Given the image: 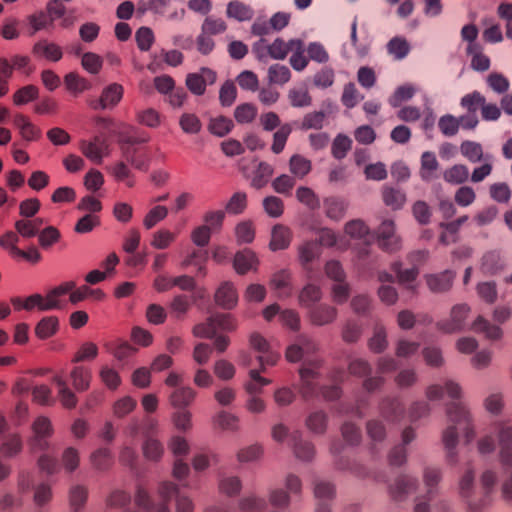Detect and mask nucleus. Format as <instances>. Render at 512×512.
Masks as SVG:
<instances>
[{"label":"nucleus","instance_id":"23","mask_svg":"<svg viewBox=\"0 0 512 512\" xmlns=\"http://www.w3.org/2000/svg\"><path fill=\"white\" fill-rule=\"evenodd\" d=\"M33 51L37 57L53 62L59 61L63 55L62 49L59 45L48 41L38 42L35 44Z\"/></svg>","mask_w":512,"mask_h":512},{"label":"nucleus","instance_id":"51","mask_svg":"<svg viewBox=\"0 0 512 512\" xmlns=\"http://www.w3.org/2000/svg\"><path fill=\"white\" fill-rule=\"evenodd\" d=\"M168 215V209L165 206L157 205L151 208L146 214L143 224L147 229L153 228L157 223L165 219Z\"/></svg>","mask_w":512,"mask_h":512},{"label":"nucleus","instance_id":"41","mask_svg":"<svg viewBox=\"0 0 512 512\" xmlns=\"http://www.w3.org/2000/svg\"><path fill=\"white\" fill-rule=\"evenodd\" d=\"M469 177V170L465 165L456 164L443 173V178L446 182L451 184H462Z\"/></svg>","mask_w":512,"mask_h":512},{"label":"nucleus","instance_id":"27","mask_svg":"<svg viewBox=\"0 0 512 512\" xmlns=\"http://www.w3.org/2000/svg\"><path fill=\"white\" fill-rule=\"evenodd\" d=\"M43 221L40 218H34V219H20L15 222V230L18 232V234L23 238H31L34 237L40 227L42 226Z\"/></svg>","mask_w":512,"mask_h":512},{"label":"nucleus","instance_id":"48","mask_svg":"<svg viewBox=\"0 0 512 512\" xmlns=\"http://www.w3.org/2000/svg\"><path fill=\"white\" fill-rule=\"evenodd\" d=\"M179 125L184 133L197 134L200 132L202 124L198 116L192 113H184L179 119Z\"/></svg>","mask_w":512,"mask_h":512},{"label":"nucleus","instance_id":"12","mask_svg":"<svg viewBox=\"0 0 512 512\" xmlns=\"http://www.w3.org/2000/svg\"><path fill=\"white\" fill-rule=\"evenodd\" d=\"M64 283H71L73 287L71 290L68 291L69 295V301L72 304H77L87 298H92L97 301H101L104 299L105 294L100 289H92L88 287L87 285H83L80 287H76V284L74 281H65Z\"/></svg>","mask_w":512,"mask_h":512},{"label":"nucleus","instance_id":"37","mask_svg":"<svg viewBox=\"0 0 512 512\" xmlns=\"http://www.w3.org/2000/svg\"><path fill=\"white\" fill-rule=\"evenodd\" d=\"M99 354V348L96 343L87 341L80 345L78 350L75 352L72 362L80 363L85 361H92L96 359Z\"/></svg>","mask_w":512,"mask_h":512},{"label":"nucleus","instance_id":"6","mask_svg":"<svg viewBox=\"0 0 512 512\" xmlns=\"http://www.w3.org/2000/svg\"><path fill=\"white\" fill-rule=\"evenodd\" d=\"M288 503V496L281 490L273 491L269 503L255 496L246 497L241 503V512H276Z\"/></svg>","mask_w":512,"mask_h":512},{"label":"nucleus","instance_id":"42","mask_svg":"<svg viewBox=\"0 0 512 512\" xmlns=\"http://www.w3.org/2000/svg\"><path fill=\"white\" fill-rule=\"evenodd\" d=\"M233 127V121L225 116H217L212 118L208 124V130L218 137L225 136L232 130Z\"/></svg>","mask_w":512,"mask_h":512},{"label":"nucleus","instance_id":"22","mask_svg":"<svg viewBox=\"0 0 512 512\" xmlns=\"http://www.w3.org/2000/svg\"><path fill=\"white\" fill-rule=\"evenodd\" d=\"M53 383L58 388V398L66 408H73L77 404L74 392L68 387L63 375L57 374L53 377Z\"/></svg>","mask_w":512,"mask_h":512},{"label":"nucleus","instance_id":"1","mask_svg":"<svg viewBox=\"0 0 512 512\" xmlns=\"http://www.w3.org/2000/svg\"><path fill=\"white\" fill-rule=\"evenodd\" d=\"M249 343L251 349L258 353L260 371L250 369V379L245 387L248 393L256 395L264 386L271 383L269 379L261 377L260 372H264L267 366H274L280 358V353L278 347L257 332L250 335Z\"/></svg>","mask_w":512,"mask_h":512},{"label":"nucleus","instance_id":"11","mask_svg":"<svg viewBox=\"0 0 512 512\" xmlns=\"http://www.w3.org/2000/svg\"><path fill=\"white\" fill-rule=\"evenodd\" d=\"M114 135L118 136V142L122 146L123 154L126 159L139 170H147L149 167V151L147 149H135L132 154L128 150H125L124 144L129 143V140H126L121 134L116 132H111Z\"/></svg>","mask_w":512,"mask_h":512},{"label":"nucleus","instance_id":"57","mask_svg":"<svg viewBox=\"0 0 512 512\" xmlns=\"http://www.w3.org/2000/svg\"><path fill=\"white\" fill-rule=\"evenodd\" d=\"M460 150L462 155L473 163L480 161L483 156L482 147L476 142L465 141L461 144Z\"/></svg>","mask_w":512,"mask_h":512},{"label":"nucleus","instance_id":"15","mask_svg":"<svg viewBox=\"0 0 512 512\" xmlns=\"http://www.w3.org/2000/svg\"><path fill=\"white\" fill-rule=\"evenodd\" d=\"M124 88L121 84L112 83L106 86L100 96L99 104L102 109H112L123 98Z\"/></svg>","mask_w":512,"mask_h":512},{"label":"nucleus","instance_id":"5","mask_svg":"<svg viewBox=\"0 0 512 512\" xmlns=\"http://www.w3.org/2000/svg\"><path fill=\"white\" fill-rule=\"evenodd\" d=\"M237 328V321L231 314H216L210 317L205 323L196 325L193 334L199 338L211 339L218 331H234Z\"/></svg>","mask_w":512,"mask_h":512},{"label":"nucleus","instance_id":"54","mask_svg":"<svg viewBox=\"0 0 512 512\" xmlns=\"http://www.w3.org/2000/svg\"><path fill=\"white\" fill-rule=\"evenodd\" d=\"M415 94V88L412 85L406 84L398 87L393 95L389 98V103L393 107L400 106L403 102L408 101Z\"/></svg>","mask_w":512,"mask_h":512},{"label":"nucleus","instance_id":"8","mask_svg":"<svg viewBox=\"0 0 512 512\" xmlns=\"http://www.w3.org/2000/svg\"><path fill=\"white\" fill-rule=\"evenodd\" d=\"M243 171L251 186L256 189L266 186L273 174L272 166L266 162L256 163L251 171L243 167Z\"/></svg>","mask_w":512,"mask_h":512},{"label":"nucleus","instance_id":"26","mask_svg":"<svg viewBox=\"0 0 512 512\" xmlns=\"http://www.w3.org/2000/svg\"><path fill=\"white\" fill-rule=\"evenodd\" d=\"M253 15V9L241 1L234 0L227 5V16L239 22L251 20Z\"/></svg>","mask_w":512,"mask_h":512},{"label":"nucleus","instance_id":"25","mask_svg":"<svg viewBox=\"0 0 512 512\" xmlns=\"http://www.w3.org/2000/svg\"><path fill=\"white\" fill-rule=\"evenodd\" d=\"M59 330V319L56 316L42 318L35 327V335L41 340L54 336Z\"/></svg>","mask_w":512,"mask_h":512},{"label":"nucleus","instance_id":"33","mask_svg":"<svg viewBox=\"0 0 512 512\" xmlns=\"http://www.w3.org/2000/svg\"><path fill=\"white\" fill-rule=\"evenodd\" d=\"M108 172L119 182H123L127 187L135 185V177L129 167L123 162H117L108 168Z\"/></svg>","mask_w":512,"mask_h":512},{"label":"nucleus","instance_id":"18","mask_svg":"<svg viewBox=\"0 0 512 512\" xmlns=\"http://www.w3.org/2000/svg\"><path fill=\"white\" fill-rule=\"evenodd\" d=\"M458 493L469 505H472L473 499L476 498L478 494H481V492L476 490L474 485V473L470 469L465 470L461 475Z\"/></svg>","mask_w":512,"mask_h":512},{"label":"nucleus","instance_id":"62","mask_svg":"<svg viewBox=\"0 0 512 512\" xmlns=\"http://www.w3.org/2000/svg\"><path fill=\"white\" fill-rule=\"evenodd\" d=\"M327 216L332 219H339L344 215L347 204L344 200L329 198L325 201Z\"/></svg>","mask_w":512,"mask_h":512},{"label":"nucleus","instance_id":"29","mask_svg":"<svg viewBox=\"0 0 512 512\" xmlns=\"http://www.w3.org/2000/svg\"><path fill=\"white\" fill-rule=\"evenodd\" d=\"M177 233L167 228H162L153 233L151 238V246L158 250L169 248L176 240Z\"/></svg>","mask_w":512,"mask_h":512},{"label":"nucleus","instance_id":"61","mask_svg":"<svg viewBox=\"0 0 512 512\" xmlns=\"http://www.w3.org/2000/svg\"><path fill=\"white\" fill-rule=\"evenodd\" d=\"M263 207L265 212L273 218H278L283 214L284 204L283 201L276 196H268L263 200Z\"/></svg>","mask_w":512,"mask_h":512},{"label":"nucleus","instance_id":"50","mask_svg":"<svg viewBox=\"0 0 512 512\" xmlns=\"http://www.w3.org/2000/svg\"><path fill=\"white\" fill-rule=\"evenodd\" d=\"M291 78V72L288 67L280 64L270 66L268 70V79L274 84H285Z\"/></svg>","mask_w":512,"mask_h":512},{"label":"nucleus","instance_id":"14","mask_svg":"<svg viewBox=\"0 0 512 512\" xmlns=\"http://www.w3.org/2000/svg\"><path fill=\"white\" fill-rule=\"evenodd\" d=\"M292 240V231L283 224H276L271 231L269 248L272 251L286 249Z\"/></svg>","mask_w":512,"mask_h":512},{"label":"nucleus","instance_id":"35","mask_svg":"<svg viewBox=\"0 0 512 512\" xmlns=\"http://www.w3.org/2000/svg\"><path fill=\"white\" fill-rule=\"evenodd\" d=\"M203 225L206 226L213 233L221 230L224 219L225 211L222 209L208 210L203 214Z\"/></svg>","mask_w":512,"mask_h":512},{"label":"nucleus","instance_id":"3","mask_svg":"<svg viewBox=\"0 0 512 512\" xmlns=\"http://www.w3.org/2000/svg\"><path fill=\"white\" fill-rule=\"evenodd\" d=\"M493 431L497 434L501 461L508 466L507 477L502 486V493L506 499H512V428L497 424Z\"/></svg>","mask_w":512,"mask_h":512},{"label":"nucleus","instance_id":"45","mask_svg":"<svg viewBox=\"0 0 512 512\" xmlns=\"http://www.w3.org/2000/svg\"><path fill=\"white\" fill-rule=\"evenodd\" d=\"M100 216L96 214L87 213L82 216L75 224L74 230L76 233L85 234L100 226Z\"/></svg>","mask_w":512,"mask_h":512},{"label":"nucleus","instance_id":"7","mask_svg":"<svg viewBox=\"0 0 512 512\" xmlns=\"http://www.w3.org/2000/svg\"><path fill=\"white\" fill-rule=\"evenodd\" d=\"M79 149L86 158L96 164L102 163L103 159L108 157L111 152L109 143L99 136H95L91 140H81Z\"/></svg>","mask_w":512,"mask_h":512},{"label":"nucleus","instance_id":"63","mask_svg":"<svg viewBox=\"0 0 512 512\" xmlns=\"http://www.w3.org/2000/svg\"><path fill=\"white\" fill-rule=\"evenodd\" d=\"M104 184V176L97 169H90L84 177V186L88 191L95 192Z\"/></svg>","mask_w":512,"mask_h":512},{"label":"nucleus","instance_id":"30","mask_svg":"<svg viewBox=\"0 0 512 512\" xmlns=\"http://www.w3.org/2000/svg\"><path fill=\"white\" fill-rule=\"evenodd\" d=\"M196 392L191 387H180L170 395V403L175 408H183L193 402Z\"/></svg>","mask_w":512,"mask_h":512},{"label":"nucleus","instance_id":"32","mask_svg":"<svg viewBox=\"0 0 512 512\" xmlns=\"http://www.w3.org/2000/svg\"><path fill=\"white\" fill-rule=\"evenodd\" d=\"M207 259L208 257L205 251L193 250L182 260L181 267L187 268L189 266H194L198 273L205 275Z\"/></svg>","mask_w":512,"mask_h":512},{"label":"nucleus","instance_id":"4","mask_svg":"<svg viewBox=\"0 0 512 512\" xmlns=\"http://www.w3.org/2000/svg\"><path fill=\"white\" fill-rule=\"evenodd\" d=\"M449 418L453 426H449L443 434V442L447 449H452L456 444L457 431L464 433L467 442L473 438V431L468 412L462 405H455L453 411H449Z\"/></svg>","mask_w":512,"mask_h":512},{"label":"nucleus","instance_id":"44","mask_svg":"<svg viewBox=\"0 0 512 512\" xmlns=\"http://www.w3.org/2000/svg\"><path fill=\"white\" fill-rule=\"evenodd\" d=\"M39 95L38 87L27 85L18 89L13 95L15 105L21 106L34 101Z\"/></svg>","mask_w":512,"mask_h":512},{"label":"nucleus","instance_id":"38","mask_svg":"<svg viewBox=\"0 0 512 512\" xmlns=\"http://www.w3.org/2000/svg\"><path fill=\"white\" fill-rule=\"evenodd\" d=\"M64 83L67 90L74 95H78L91 87L90 82L86 78L76 73L67 74L64 78Z\"/></svg>","mask_w":512,"mask_h":512},{"label":"nucleus","instance_id":"13","mask_svg":"<svg viewBox=\"0 0 512 512\" xmlns=\"http://www.w3.org/2000/svg\"><path fill=\"white\" fill-rule=\"evenodd\" d=\"M259 261L257 255L250 249L239 251L234 257V268L238 274L256 271Z\"/></svg>","mask_w":512,"mask_h":512},{"label":"nucleus","instance_id":"58","mask_svg":"<svg viewBox=\"0 0 512 512\" xmlns=\"http://www.w3.org/2000/svg\"><path fill=\"white\" fill-rule=\"evenodd\" d=\"M288 98L294 107H305L311 104V96L306 88L291 89Z\"/></svg>","mask_w":512,"mask_h":512},{"label":"nucleus","instance_id":"2","mask_svg":"<svg viewBox=\"0 0 512 512\" xmlns=\"http://www.w3.org/2000/svg\"><path fill=\"white\" fill-rule=\"evenodd\" d=\"M72 287L71 283H61L45 294L36 293L25 298L15 297L11 299V303L15 310L49 311L61 309L65 304L64 297Z\"/></svg>","mask_w":512,"mask_h":512},{"label":"nucleus","instance_id":"40","mask_svg":"<svg viewBox=\"0 0 512 512\" xmlns=\"http://www.w3.org/2000/svg\"><path fill=\"white\" fill-rule=\"evenodd\" d=\"M438 161L436 159V156L431 152H425L422 154L421 157V168H420V175L423 180L429 181L431 180L435 172L438 169Z\"/></svg>","mask_w":512,"mask_h":512},{"label":"nucleus","instance_id":"16","mask_svg":"<svg viewBox=\"0 0 512 512\" xmlns=\"http://www.w3.org/2000/svg\"><path fill=\"white\" fill-rule=\"evenodd\" d=\"M215 301L222 308L233 309L238 302V294L234 285L230 282L221 284L215 293Z\"/></svg>","mask_w":512,"mask_h":512},{"label":"nucleus","instance_id":"17","mask_svg":"<svg viewBox=\"0 0 512 512\" xmlns=\"http://www.w3.org/2000/svg\"><path fill=\"white\" fill-rule=\"evenodd\" d=\"M69 377L73 388L78 392H83L90 387L92 372L89 367L76 365L71 369Z\"/></svg>","mask_w":512,"mask_h":512},{"label":"nucleus","instance_id":"9","mask_svg":"<svg viewBox=\"0 0 512 512\" xmlns=\"http://www.w3.org/2000/svg\"><path fill=\"white\" fill-rule=\"evenodd\" d=\"M379 246L387 251H395L400 247V239L395 234V227L392 221H384L377 232Z\"/></svg>","mask_w":512,"mask_h":512},{"label":"nucleus","instance_id":"28","mask_svg":"<svg viewBox=\"0 0 512 512\" xmlns=\"http://www.w3.org/2000/svg\"><path fill=\"white\" fill-rule=\"evenodd\" d=\"M98 376L102 384L109 390H116L121 385L119 372L108 364L100 367Z\"/></svg>","mask_w":512,"mask_h":512},{"label":"nucleus","instance_id":"55","mask_svg":"<svg viewBox=\"0 0 512 512\" xmlns=\"http://www.w3.org/2000/svg\"><path fill=\"white\" fill-rule=\"evenodd\" d=\"M237 241L239 243H250L255 237V228L252 221L240 222L235 229Z\"/></svg>","mask_w":512,"mask_h":512},{"label":"nucleus","instance_id":"59","mask_svg":"<svg viewBox=\"0 0 512 512\" xmlns=\"http://www.w3.org/2000/svg\"><path fill=\"white\" fill-rule=\"evenodd\" d=\"M473 330L483 332L487 338L498 339L502 332L497 326L490 325L484 318L478 317L473 323Z\"/></svg>","mask_w":512,"mask_h":512},{"label":"nucleus","instance_id":"46","mask_svg":"<svg viewBox=\"0 0 512 512\" xmlns=\"http://www.w3.org/2000/svg\"><path fill=\"white\" fill-rule=\"evenodd\" d=\"M290 171L298 178H303L311 170V162L301 155H294L290 159Z\"/></svg>","mask_w":512,"mask_h":512},{"label":"nucleus","instance_id":"20","mask_svg":"<svg viewBox=\"0 0 512 512\" xmlns=\"http://www.w3.org/2000/svg\"><path fill=\"white\" fill-rule=\"evenodd\" d=\"M345 236H349L352 241H355L354 245H357V241L368 244L372 238L367 226L360 220H353L346 224Z\"/></svg>","mask_w":512,"mask_h":512},{"label":"nucleus","instance_id":"36","mask_svg":"<svg viewBox=\"0 0 512 512\" xmlns=\"http://www.w3.org/2000/svg\"><path fill=\"white\" fill-rule=\"evenodd\" d=\"M454 275L450 271L437 275H430L427 278L429 288L434 292H442L448 290L453 281Z\"/></svg>","mask_w":512,"mask_h":512},{"label":"nucleus","instance_id":"21","mask_svg":"<svg viewBox=\"0 0 512 512\" xmlns=\"http://www.w3.org/2000/svg\"><path fill=\"white\" fill-rule=\"evenodd\" d=\"M470 308L467 305L460 304L452 308L451 320L442 325V329L447 333H452L460 330L463 327V322L468 316Z\"/></svg>","mask_w":512,"mask_h":512},{"label":"nucleus","instance_id":"60","mask_svg":"<svg viewBox=\"0 0 512 512\" xmlns=\"http://www.w3.org/2000/svg\"><path fill=\"white\" fill-rule=\"evenodd\" d=\"M137 120L140 124L156 128L161 124V115L155 109L148 108L138 112Z\"/></svg>","mask_w":512,"mask_h":512},{"label":"nucleus","instance_id":"19","mask_svg":"<svg viewBox=\"0 0 512 512\" xmlns=\"http://www.w3.org/2000/svg\"><path fill=\"white\" fill-rule=\"evenodd\" d=\"M293 47H299V39H290L285 41L282 38H276L269 46H267V51L269 57L275 60H283L286 58L288 53L292 50Z\"/></svg>","mask_w":512,"mask_h":512},{"label":"nucleus","instance_id":"24","mask_svg":"<svg viewBox=\"0 0 512 512\" xmlns=\"http://www.w3.org/2000/svg\"><path fill=\"white\" fill-rule=\"evenodd\" d=\"M270 287L279 298L290 296L292 293L290 274L287 271L275 273L271 278Z\"/></svg>","mask_w":512,"mask_h":512},{"label":"nucleus","instance_id":"43","mask_svg":"<svg viewBox=\"0 0 512 512\" xmlns=\"http://www.w3.org/2000/svg\"><path fill=\"white\" fill-rule=\"evenodd\" d=\"M20 237L16 230L7 231L0 237V247L6 250L12 258H14L16 254H21L20 248L18 247Z\"/></svg>","mask_w":512,"mask_h":512},{"label":"nucleus","instance_id":"10","mask_svg":"<svg viewBox=\"0 0 512 512\" xmlns=\"http://www.w3.org/2000/svg\"><path fill=\"white\" fill-rule=\"evenodd\" d=\"M14 126L18 129L21 138L25 141H37L41 138V129L29 117L18 113L14 116Z\"/></svg>","mask_w":512,"mask_h":512},{"label":"nucleus","instance_id":"47","mask_svg":"<svg viewBox=\"0 0 512 512\" xmlns=\"http://www.w3.org/2000/svg\"><path fill=\"white\" fill-rule=\"evenodd\" d=\"M290 52L292 55L289 62L292 68L296 71H303L309 63V59L304 55V42L299 39V47H293Z\"/></svg>","mask_w":512,"mask_h":512},{"label":"nucleus","instance_id":"53","mask_svg":"<svg viewBox=\"0 0 512 512\" xmlns=\"http://www.w3.org/2000/svg\"><path fill=\"white\" fill-rule=\"evenodd\" d=\"M101 201L93 195H86L82 197L77 205V210L91 214L99 215L102 211Z\"/></svg>","mask_w":512,"mask_h":512},{"label":"nucleus","instance_id":"56","mask_svg":"<svg viewBox=\"0 0 512 512\" xmlns=\"http://www.w3.org/2000/svg\"><path fill=\"white\" fill-rule=\"evenodd\" d=\"M320 244L323 246H336L340 250L346 249L351 244L344 238L337 239L335 234L329 229H322L320 231Z\"/></svg>","mask_w":512,"mask_h":512},{"label":"nucleus","instance_id":"31","mask_svg":"<svg viewBox=\"0 0 512 512\" xmlns=\"http://www.w3.org/2000/svg\"><path fill=\"white\" fill-rule=\"evenodd\" d=\"M34 437L32 445L42 447V440L52 434L50 420L46 417H38L32 426Z\"/></svg>","mask_w":512,"mask_h":512},{"label":"nucleus","instance_id":"39","mask_svg":"<svg viewBox=\"0 0 512 512\" xmlns=\"http://www.w3.org/2000/svg\"><path fill=\"white\" fill-rule=\"evenodd\" d=\"M427 394L430 399H440L444 395L457 398L460 395V387L453 382H447L444 387L439 385L429 387Z\"/></svg>","mask_w":512,"mask_h":512},{"label":"nucleus","instance_id":"64","mask_svg":"<svg viewBox=\"0 0 512 512\" xmlns=\"http://www.w3.org/2000/svg\"><path fill=\"white\" fill-rule=\"evenodd\" d=\"M485 102L484 96H482L479 92H472L470 94L465 95L461 99V106L465 108L471 114H475L479 107Z\"/></svg>","mask_w":512,"mask_h":512},{"label":"nucleus","instance_id":"49","mask_svg":"<svg viewBox=\"0 0 512 512\" xmlns=\"http://www.w3.org/2000/svg\"><path fill=\"white\" fill-rule=\"evenodd\" d=\"M256 106L250 103L238 105L234 111V117L238 123H250L257 116Z\"/></svg>","mask_w":512,"mask_h":512},{"label":"nucleus","instance_id":"34","mask_svg":"<svg viewBox=\"0 0 512 512\" xmlns=\"http://www.w3.org/2000/svg\"><path fill=\"white\" fill-rule=\"evenodd\" d=\"M109 353L117 360L122 361L136 353V349L126 341H115L105 344Z\"/></svg>","mask_w":512,"mask_h":512},{"label":"nucleus","instance_id":"52","mask_svg":"<svg viewBox=\"0 0 512 512\" xmlns=\"http://www.w3.org/2000/svg\"><path fill=\"white\" fill-rule=\"evenodd\" d=\"M19 25L20 22L15 18L9 17L4 19L0 25V35L6 40L18 38L20 35Z\"/></svg>","mask_w":512,"mask_h":512}]
</instances>
